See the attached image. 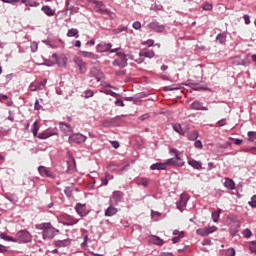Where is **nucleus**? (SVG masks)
<instances>
[{"mask_svg":"<svg viewBox=\"0 0 256 256\" xmlns=\"http://www.w3.org/2000/svg\"><path fill=\"white\" fill-rule=\"evenodd\" d=\"M35 227L39 231H42L43 239H53L55 237V231L56 233H59V229H55L51 222H43L40 224H36Z\"/></svg>","mask_w":256,"mask_h":256,"instance_id":"obj_1","label":"nucleus"},{"mask_svg":"<svg viewBox=\"0 0 256 256\" xmlns=\"http://www.w3.org/2000/svg\"><path fill=\"white\" fill-rule=\"evenodd\" d=\"M38 132H39V126L37 125V122H34L33 128H32V133L34 137H38V139H49V137H53L54 135H59L57 128L47 129L37 135Z\"/></svg>","mask_w":256,"mask_h":256,"instance_id":"obj_2","label":"nucleus"},{"mask_svg":"<svg viewBox=\"0 0 256 256\" xmlns=\"http://www.w3.org/2000/svg\"><path fill=\"white\" fill-rule=\"evenodd\" d=\"M89 3L94 5V11L100 13V15H108L110 19H113V13L109 9L105 8V4L99 0H90Z\"/></svg>","mask_w":256,"mask_h":256,"instance_id":"obj_3","label":"nucleus"},{"mask_svg":"<svg viewBox=\"0 0 256 256\" xmlns=\"http://www.w3.org/2000/svg\"><path fill=\"white\" fill-rule=\"evenodd\" d=\"M170 153H174L175 157L166 160V165H173L174 167H183V165H185V162H183V159L179 157V150L171 149Z\"/></svg>","mask_w":256,"mask_h":256,"instance_id":"obj_4","label":"nucleus"},{"mask_svg":"<svg viewBox=\"0 0 256 256\" xmlns=\"http://www.w3.org/2000/svg\"><path fill=\"white\" fill-rule=\"evenodd\" d=\"M111 47H113L111 43L101 42L96 46V51L98 53H107V51H109V53H117V51L121 49V48L111 49Z\"/></svg>","mask_w":256,"mask_h":256,"instance_id":"obj_5","label":"nucleus"},{"mask_svg":"<svg viewBox=\"0 0 256 256\" xmlns=\"http://www.w3.org/2000/svg\"><path fill=\"white\" fill-rule=\"evenodd\" d=\"M31 239V233L25 230H21L16 234V242L19 241L20 243H30Z\"/></svg>","mask_w":256,"mask_h":256,"instance_id":"obj_6","label":"nucleus"},{"mask_svg":"<svg viewBox=\"0 0 256 256\" xmlns=\"http://www.w3.org/2000/svg\"><path fill=\"white\" fill-rule=\"evenodd\" d=\"M69 143H75L76 145H80L81 143H85L87 141V136L81 133H75L69 136Z\"/></svg>","mask_w":256,"mask_h":256,"instance_id":"obj_7","label":"nucleus"},{"mask_svg":"<svg viewBox=\"0 0 256 256\" xmlns=\"http://www.w3.org/2000/svg\"><path fill=\"white\" fill-rule=\"evenodd\" d=\"M215 231H217V226H208L197 229L196 233L197 235H201V237H207V235H211V233H215Z\"/></svg>","mask_w":256,"mask_h":256,"instance_id":"obj_8","label":"nucleus"},{"mask_svg":"<svg viewBox=\"0 0 256 256\" xmlns=\"http://www.w3.org/2000/svg\"><path fill=\"white\" fill-rule=\"evenodd\" d=\"M147 27L148 29H152V31H155L156 33H163L165 31V25L159 24V22L157 21L150 22Z\"/></svg>","mask_w":256,"mask_h":256,"instance_id":"obj_9","label":"nucleus"},{"mask_svg":"<svg viewBox=\"0 0 256 256\" xmlns=\"http://www.w3.org/2000/svg\"><path fill=\"white\" fill-rule=\"evenodd\" d=\"M172 127H173V130L179 135H185V133L189 131V126H187L186 124L175 123L173 124Z\"/></svg>","mask_w":256,"mask_h":256,"instance_id":"obj_10","label":"nucleus"},{"mask_svg":"<svg viewBox=\"0 0 256 256\" xmlns=\"http://www.w3.org/2000/svg\"><path fill=\"white\" fill-rule=\"evenodd\" d=\"M74 63L79 68L80 73H82V74L87 73V63H85L81 58L75 57Z\"/></svg>","mask_w":256,"mask_h":256,"instance_id":"obj_11","label":"nucleus"},{"mask_svg":"<svg viewBox=\"0 0 256 256\" xmlns=\"http://www.w3.org/2000/svg\"><path fill=\"white\" fill-rule=\"evenodd\" d=\"M38 172L41 177H50V179H55V175L53 174V172L49 171V168L45 166H39Z\"/></svg>","mask_w":256,"mask_h":256,"instance_id":"obj_12","label":"nucleus"},{"mask_svg":"<svg viewBox=\"0 0 256 256\" xmlns=\"http://www.w3.org/2000/svg\"><path fill=\"white\" fill-rule=\"evenodd\" d=\"M187 201H188L187 195L182 194L180 196L179 201L176 203L177 209H179V211H183V209H185V207H187Z\"/></svg>","mask_w":256,"mask_h":256,"instance_id":"obj_13","label":"nucleus"},{"mask_svg":"<svg viewBox=\"0 0 256 256\" xmlns=\"http://www.w3.org/2000/svg\"><path fill=\"white\" fill-rule=\"evenodd\" d=\"M90 74L92 77H94V81L96 83H99V81H101V77H103V73L100 72L97 68H92L90 70Z\"/></svg>","mask_w":256,"mask_h":256,"instance_id":"obj_14","label":"nucleus"},{"mask_svg":"<svg viewBox=\"0 0 256 256\" xmlns=\"http://www.w3.org/2000/svg\"><path fill=\"white\" fill-rule=\"evenodd\" d=\"M79 54L82 57H85L86 59H91L92 61H97V59L99 58V55H97L93 52L80 51Z\"/></svg>","mask_w":256,"mask_h":256,"instance_id":"obj_15","label":"nucleus"},{"mask_svg":"<svg viewBox=\"0 0 256 256\" xmlns=\"http://www.w3.org/2000/svg\"><path fill=\"white\" fill-rule=\"evenodd\" d=\"M112 65L114 67H119L120 69H123L124 67H127V58H119L112 62Z\"/></svg>","mask_w":256,"mask_h":256,"instance_id":"obj_16","label":"nucleus"},{"mask_svg":"<svg viewBox=\"0 0 256 256\" xmlns=\"http://www.w3.org/2000/svg\"><path fill=\"white\" fill-rule=\"evenodd\" d=\"M150 169L151 171H165L167 169V162L152 164Z\"/></svg>","mask_w":256,"mask_h":256,"instance_id":"obj_17","label":"nucleus"},{"mask_svg":"<svg viewBox=\"0 0 256 256\" xmlns=\"http://www.w3.org/2000/svg\"><path fill=\"white\" fill-rule=\"evenodd\" d=\"M140 57H146L148 59H153V57H155V52L153 50H149V49H142L139 52Z\"/></svg>","mask_w":256,"mask_h":256,"instance_id":"obj_18","label":"nucleus"},{"mask_svg":"<svg viewBox=\"0 0 256 256\" xmlns=\"http://www.w3.org/2000/svg\"><path fill=\"white\" fill-rule=\"evenodd\" d=\"M59 128H60V131H62L66 135L69 134V133H73V128L71 127V125H69L67 123L60 122L59 123Z\"/></svg>","mask_w":256,"mask_h":256,"instance_id":"obj_19","label":"nucleus"},{"mask_svg":"<svg viewBox=\"0 0 256 256\" xmlns=\"http://www.w3.org/2000/svg\"><path fill=\"white\" fill-rule=\"evenodd\" d=\"M54 245L55 247H69L71 245V239L55 240Z\"/></svg>","mask_w":256,"mask_h":256,"instance_id":"obj_20","label":"nucleus"},{"mask_svg":"<svg viewBox=\"0 0 256 256\" xmlns=\"http://www.w3.org/2000/svg\"><path fill=\"white\" fill-rule=\"evenodd\" d=\"M75 211L81 217H85V215H87V210H85V204L78 203L75 207Z\"/></svg>","mask_w":256,"mask_h":256,"instance_id":"obj_21","label":"nucleus"},{"mask_svg":"<svg viewBox=\"0 0 256 256\" xmlns=\"http://www.w3.org/2000/svg\"><path fill=\"white\" fill-rule=\"evenodd\" d=\"M62 217H67V222L64 223V225H77V223H79V219L71 215L63 214Z\"/></svg>","mask_w":256,"mask_h":256,"instance_id":"obj_22","label":"nucleus"},{"mask_svg":"<svg viewBox=\"0 0 256 256\" xmlns=\"http://www.w3.org/2000/svg\"><path fill=\"white\" fill-rule=\"evenodd\" d=\"M191 109H194L196 111H209L208 107L201 105V103L198 101H195L191 104Z\"/></svg>","mask_w":256,"mask_h":256,"instance_id":"obj_23","label":"nucleus"},{"mask_svg":"<svg viewBox=\"0 0 256 256\" xmlns=\"http://www.w3.org/2000/svg\"><path fill=\"white\" fill-rule=\"evenodd\" d=\"M112 199H113L114 203H121V199H123V192L114 191L112 194Z\"/></svg>","mask_w":256,"mask_h":256,"instance_id":"obj_24","label":"nucleus"},{"mask_svg":"<svg viewBox=\"0 0 256 256\" xmlns=\"http://www.w3.org/2000/svg\"><path fill=\"white\" fill-rule=\"evenodd\" d=\"M42 11L47 15V17H53V15H55V9H52L49 6H43Z\"/></svg>","mask_w":256,"mask_h":256,"instance_id":"obj_25","label":"nucleus"},{"mask_svg":"<svg viewBox=\"0 0 256 256\" xmlns=\"http://www.w3.org/2000/svg\"><path fill=\"white\" fill-rule=\"evenodd\" d=\"M224 187L233 191V189H235V182L232 179L225 178Z\"/></svg>","mask_w":256,"mask_h":256,"instance_id":"obj_26","label":"nucleus"},{"mask_svg":"<svg viewBox=\"0 0 256 256\" xmlns=\"http://www.w3.org/2000/svg\"><path fill=\"white\" fill-rule=\"evenodd\" d=\"M113 215H117V208L110 206L105 211L106 217H113Z\"/></svg>","mask_w":256,"mask_h":256,"instance_id":"obj_27","label":"nucleus"},{"mask_svg":"<svg viewBox=\"0 0 256 256\" xmlns=\"http://www.w3.org/2000/svg\"><path fill=\"white\" fill-rule=\"evenodd\" d=\"M188 165L192 166L193 169H197V170L202 169L201 161L189 160Z\"/></svg>","mask_w":256,"mask_h":256,"instance_id":"obj_28","label":"nucleus"},{"mask_svg":"<svg viewBox=\"0 0 256 256\" xmlns=\"http://www.w3.org/2000/svg\"><path fill=\"white\" fill-rule=\"evenodd\" d=\"M67 37H75V39H79V30L72 28L67 32Z\"/></svg>","mask_w":256,"mask_h":256,"instance_id":"obj_29","label":"nucleus"},{"mask_svg":"<svg viewBox=\"0 0 256 256\" xmlns=\"http://www.w3.org/2000/svg\"><path fill=\"white\" fill-rule=\"evenodd\" d=\"M216 41H218L220 45H225V43L227 42V35L223 33L218 34L216 37Z\"/></svg>","mask_w":256,"mask_h":256,"instance_id":"obj_30","label":"nucleus"},{"mask_svg":"<svg viewBox=\"0 0 256 256\" xmlns=\"http://www.w3.org/2000/svg\"><path fill=\"white\" fill-rule=\"evenodd\" d=\"M150 243H153L154 245H163V239H161L160 237L158 236H152L150 238Z\"/></svg>","mask_w":256,"mask_h":256,"instance_id":"obj_31","label":"nucleus"},{"mask_svg":"<svg viewBox=\"0 0 256 256\" xmlns=\"http://www.w3.org/2000/svg\"><path fill=\"white\" fill-rule=\"evenodd\" d=\"M0 237H1L4 241H10V242H12V243H17L16 238H13V237L7 235L6 233H1V234H0Z\"/></svg>","mask_w":256,"mask_h":256,"instance_id":"obj_32","label":"nucleus"},{"mask_svg":"<svg viewBox=\"0 0 256 256\" xmlns=\"http://www.w3.org/2000/svg\"><path fill=\"white\" fill-rule=\"evenodd\" d=\"M137 185H142V187H147L149 185V179L140 178L136 180Z\"/></svg>","mask_w":256,"mask_h":256,"instance_id":"obj_33","label":"nucleus"},{"mask_svg":"<svg viewBox=\"0 0 256 256\" xmlns=\"http://www.w3.org/2000/svg\"><path fill=\"white\" fill-rule=\"evenodd\" d=\"M221 212H222L221 209H218V211L212 212V219H213L214 223H217V221H219Z\"/></svg>","mask_w":256,"mask_h":256,"instance_id":"obj_34","label":"nucleus"},{"mask_svg":"<svg viewBox=\"0 0 256 256\" xmlns=\"http://www.w3.org/2000/svg\"><path fill=\"white\" fill-rule=\"evenodd\" d=\"M47 85V79H44L42 82H38L37 84H36V89L38 90V91H43V89H45V86Z\"/></svg>","mask_w":256,"mask_h":256,"instance_id":"obj_35","label":"nucleus"},{"mask_svg":"<svg viewBox=\"0 0 256 256\" xmlns=\"http://www.w3.org/2000/svg\"><path fill=\"white\" fill-rule=\"evenodd\" d=\"M197 137H199V133H197V131H193L188 134L189 141H195Z\"/></svg>","mask_w":256,"mask_h":256,"instance_id":"obj_36","label":"nucleus"},{"mask_svg":"<svg viewBox=\"0 0 256 256\" xmlns=\"http://www.w3.org/2000/svg\"><path fill=\"white\" fill-rule=\"evenodd\" d=\"M102 93H105V95H111V97H119L118 93L113 92L112 90L109 89H103Z\"/></svg>","mask_w":256,"mask_h":256,"instance_id":"obj_37","label":"nucleus"},{"mask_svg":"<svg viewBox=\"0 0 256 256\" xmlns=\"http://www.w3.org/2000/svg\"><path fill=\"white\" fill-rule=\"evenodd\" d=\"M24 5H27L29 7H35L37 5V2L35 0H21Z\"/></svg>","mask_w":256,"mask_h":256,"instance_id":"obj_38","label":"nucleus"},{"mask_svg":"<svg viewBox=\"0 0 256 256\" xmlns=\"http://www.w3.org/2000/svg\"><path fill=\"white\" fill-rule=\"evenodd\" d=\"M204 11H211L213 9V4L206 2L202 5Z\"/></svg>","mask_w":256,"mask_h":256,"instance_id":"obj_39","label":"nucleus"},{"mask_svg":"<svg viewBox=\"0 0 256 256\" xmlns=\"http://www.w3.org/2000/svg\"><path fill=\"white\" fill-rule=\"evenodd\" d=\"M248 205L252 207L253 209H256V195H253L251 197V201L248 202Z\"/></svg>","mask_w":256,"mask_h":256,"instance_id":"obj_40","label":"nucleus"},{"mask_svg":"<svg viewBox=\"0 0 256 256\" xmlns=\"http://www.w3.org/2000/svg\"><path fill=\"white\" fill-rule=\"evenodd\" d=\"M64 193L66 197H71L73 195V188L72 187H65Z\"/></svg>","mask_w":256,"mask_h":256,"instance_id":"obj_41","label":"nucleus"},{"mask_svg":"<svg viewBox=\"0 0 256 256\" xmlns=\"http://www.w3.org/2000/svg\"><path fill=\"white\" fill-rule=\"evenodd\" d=\"M30 49L32 53H37V49H39V44H37V42H32L30 45Z\"/></svg>","mask_w":256,"mask_h":256,"instance_id":"obj_42","label":"nucleus"},{"mask_svg":"<svg viewBox=\"0 0 256 256\" xmlns=\"http://www.w3.org/2000/svg\"><path fill=\"white\" fill-rule=\"evenodd\" d=\"M250 252L256 255V242L252 241L249 246Z\"/></svg>","mask_w":256,"mask_h":256,"instance_id":"obj_43","label":"nucleus"},{"mask_svg":"<svg viewBox=\"0 0 256 256\" xmlns=\"http://www.w3.org/2000/svg\"><path fill=\"white\" fill-rule=\"evenodd\" d=\"M256 139V132H248V140L255 141Z\"/></svg>","mask_w":256,"mask_h":256,"instance_id":"obj_44","label":"nucleus"},{"mask_svg":"<svg viewBox=\"0 0 256 256\" xmlns=\"http://www.w3.org/2000/svg\"><path fill=\"white\" fill-rule=\"evenodd\" d=\"M151 215L154 221H157V217H161V214L159 212L153 210L151 211Z\"/></svg>","mask_w":256,"mask_h":256,"instance_id":"obj_45","label":"nucleus"},{"mask_svg":"<svg viewBox=\"0 0 256 256\" xmlns=\"http://www.w3.org/2000/svg\"><path fill=\"white\" fill-rule=\"evenodd\" d=\"M93 95H95V93L93 92V90H86L85 91V98L89 99L91 97H93Z\"/></svg>","mask_w":256,"mask_h":256,"instance_id":"obj_46","label":"nucleus"},{"mask_svg":"<svg viewBox=\"0 0 256 256\" xmlns=\"http://www.w3.org/2000/svg\"><path fill=\"white\" fill-rule=\"evenodd\" d=\"M154 43H155V41L150 39V40L142 42V45H146V47H153Z\"/></svg>","mask_w":256,"mask_h":256,"instance_id":"obj_47","label":"nucleus"},{"mask_svg":"<svg viewBox=\"0 0 256 256\" xmlns=\"http://www.w3.org/2000/svg\"><path fill=\"white\" fill-rule=\"evenodd\" d=\"M132 27H133V29H136V31H139V29H141V22L135 21V22L132 24Z\"/></svg>","mask_w":256,"mask_h":256,"instance_id":"obj_48","label":"nucleus"},{"mask_svg":"<svg viewBox=\"0 0 256 256\" xmlns=\"http://www.w3.org/2000/svg\"><path fill=\"white\" fill-rule=\"evenodd\" d=\"M194 147H196V149H203V143H201V140H196L194 142Z\"/></svg>","mask_w":256,"mask_h":256,"instance_id":"obj_49","label":"nucleus"},{"mask_svg":"<svg viewBox=\"0 0 256 256\" xmlns=\"http://www.w3.org/2000/svg\"><path fill=\"white\" fill-rule=\"evenodd\" d=\"M183 237V232H180L178 236L172 238V243H179V239Z\"/></svg>","mask_w":256,"mask_h":256,"instance_id":"obj_50","label":"nucleus"},{"mask_svg":"<svg viewBox=\"0 0 256 256\" xmlns=\"http://www.w3.org/2000/svg\"><path fill=\"white\" fill-rule=\"evenodd\" d=\"M243 235H244V237H246V239H249V237H251V235H252L251 230L245 229L243 231Z\"/></svg>","mask_w":256,"mask_h":256,"instance_id":"obj_51","label":"nucleus"},{"mask_svg":"<svg viewBox=\"0 0 256 256\" xmlns=\"http://www.w3.org/2000/svg\"><path fill=\"white\" fill-rule=\"evenodd\" d=\"M227 256H235V248H230L226 251Z\"/></svg>","mask_w":256,"mask_h":256,"instance_id":"obj_52","label":"nucleus"},{"mask_svg":"<svg viewBox=\"0 0 256 256\" xmlns=\"http://www.w3.org/2000/svg\"><path fill=\"white\" fill-rule=\"evenodd\" d=\"M115 105H117V107H125V103H123V100L121 99H117Z\"/></svg>","mask_w":256,"mask_h":256,"instance_id":"obj_53","label":"nucleus"},{"mask_svg":"<svg viewBox=\"0 0 256 256\" xmlns=\"http://www.w3.org/2000/svg\"><path fill=\"white\" fill-rule=\"evenodd\" d=\"M217 125H218V127H223V126L227 125V120L222 119L217 122Z\"/></svg>","mask_w":256,"mask_h":256,"instance_id":"obj_54","label":"nucleus"},{"mask_svg":"<svg viewBox=\"0 0 256 256\" xmlns=\"http://www.w3.org/2000/svg\"><path fill=\"white\" fill-rule=\"evenodd\" d=\"M116 57H119V59H125L127 58V55L124 54V52H117Z\"/></svg>","mask_w":256,"mask_h":256,"instance_id":"obj_55","label":"nucleus"},{"mask_svg":"<svg viewBox=\"0 0 256 256\" xmlns=\"http://www.w3.org/2000/svg\"><path fill=\"white\" fill-rule=\"evenodd\" d=\"M29 89H30L31 91H38V90H37V84L31 83L30 86H29Z\"/></svg>","mask_w":256,"mask_h":256,"instance_id":"obj_56","label":"nucleus"},{"mask_svg":"<svg viewBox=\"0 0 256 256\" xmlns=\"http://www.w3.org/2000/svg\"><path fill=\"white\" fill-rule=\"evenodd\" d=\"M111 145H112V147H114V149H119V142L118 141H111Z\"/></svg>","mask_w":256,"mask_h":256,"instance_id":"obj_57","label":"nucleus"},{"mask_svg":"<svg viewBox=\"0 0 256 256\" xmlns=\"http://www.w3.org/2000/svg\"><path fill=\"white\" fill-rule=\"evenodd\" d=\"M243 19H244L246 25H249V23H251V20L249 19V15H244Z\"/></svg>","mask_w":256,"mask_h":256,"instance_id":"obj_58","label":"nucleus"},{"mask_svg":"<svg viewBox=\"0 0 256 256\" xmlns=\"http://www.w3.org/2000/svg\"><path fill=\"white\" fill-rule=\"evenodd\" d=\"M202 245H211V239H208V238H206V239H204L203 241H202Z\"/></svg>","mask_w":256,"mask_h":256,"instance_id":"obj_59","label":"nucleus"},{"mask_svg":"<svg viewBox=\"0 0 256 256\" xmlns=\"http://www.w3.org/2000/svg\"><path fill=\"white\" fill-rule=\"evenodd\" d=\"M20 0H1L2 3H19Z\"/></svg>","mask_w":256,"mask_h":256,"instance_id":"obj_60","label":"nucleus"},{"mask_svg":"<svg viewBox=\"0 0 256 256\" xmlns=\"http://www.w3.org/2000/svg\"><path fill=\"white\" fill-rule=\"evenodd\" d=\"M175 89H177V88H175L173 86H166V87H164V91H175Z\"/></svg>","mask_w":256,"mask_h":256,"instance_id":"obj_61","label":"nucleus"},{"mask_svg":"<svg viewBox=\"0 0 256 256\" xmlns=\"http://www.w3.org/2000/svg\"><path fill=\"white\" fill-rule=\"evenodd\" d=\"M0 253H7V247L0 244Z\"/></svg>","mask_w":256,"mask_h":256,"instance_id":"obj_62","label":"nucleus"},{"mask_svg":"<svg viewBox=\"0 0 256 256\" xmlns=\"http://www.w3.org/2000/svg\"><path fill=\"white\" fill-rule=\"evenodd\" d=\"M34 109H36L37 111H39V109H41V105H39V100H36V102L34 104Z\"/></svg>","mask_w":256,"mask_h":256,"instance_id":"obj_63","label":"nucleus"},{"mask_svg":"<svg viewBox=\"0 0 256 256\" xmlns=\"http://www.w3.org/2000/svg\"><path fill=\"white\" fill-rule=\"evenodd\" d=\"M234 143L235 145H241L243 143V140L237 138V139H234Z\"/></svg>","mask_w":256,"mask_h":256,"instance_id":"obj_64","label":"nucleus"}]
</instances>
